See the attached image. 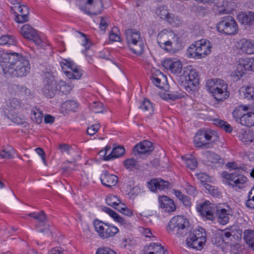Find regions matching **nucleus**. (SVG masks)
<instances>
[{"instance_id": "obj_1", "label": "nucleus", "mask_w": 254, "mask_h": 254, "mask_svg": "<svg viewBox=\"0 0 254 254\" xmlns=\"http://www.w3.org/2000/svg\"><path fill=\"white\" fill-rule=\"evenodd\" d=\"M0 66L5 75L13 77H25L30 70L28 58L16 53L0 54Z\"/></svg>"}, {"instance_id": "obj_2", "label": "nucleus", "mask_w": 254, "mask_h": 254, "mask_svg": "<svg viewBox=\"0 0 254 254\" xmlns=\"http://www.w3.org/2000/svg\"><path fill=\"white\" fill-rule=\"evenodd\" d=\"M157 39L160 47L168 52L175 53L182 48L179 38L172 31L163 30L158 33Z\"/></svg>"}, {"instance_id": "obj_3", "label": "nucleus", "mask_w": 254, "mask_h": 254, "mask_svg": "<svg viewBox=\"0 0 254 254\" xmlns=\"http://www.w3.org/2000/svg\"><path fill=\"white\" fill-rule=\"evenodd\" d=\"M166 229L171 235L184 237L190 231L189 220L184 216H175L170 220Z\"/></svg>"}, {"instance_id": "obj_4", "label": "nucleus", "mask_w": 254, "mask_h": 254, "mask_svg": "<svg viewBox=\"0 0 254 254\" xmlns=\"http://www.w3.org/2000/svg\"><path fill=\"white\" fill-rule=\"evenodd\" d=\"M206 88L217 101H224L229 96V93L227 91V84L221 79L208 80Z\"/></svg>"}, {"instance_id": "obj_5", "label": "nucleus", "mask_w": 254, "mask_h": 254, "mask_svg": "<svg viewBox=\"0 0 254 254\" xmlns=\"http://www.w3.org/2000/svg\"><path fill=\"white\" fill-rule=\"evenodd\" d=\"M125 35L130 50L136 55H141L144 45L140 32L135 29H129L126 30Z\"/></svg>"}, {"instance_id": "obj_6", "label": "nucleus", "mask_w": 254, "mask_h": 254, "mask_svg": "<svg viewBox=\"0 0 254 254\" xmlns=\"http://www.w3.org/2000/svg\"><path fill=\"white\" fill-rule=\"evenodd\" d=\"M218 136L210 130H199L194 137L195 146L198 148H210L212 142L216 141Z\"/></svg>"}, {"instance_id": "obj_7", "label": "nucleus", "mask_w": 254, "mask_h": 254, "mask_svg": "<svg viewBox=\"0 0 254 254\" xmlns=\"http://www.w3.org/2000/svg\"><path fill=\"white\" fill-rule=\"evenodd\" d=\"M23 104L21 101L16 98L7 100L6 105L3 108L4 115L12 122L19 125L22 124L21 119L16 116L18 111L22 108Z\"/></svg>"}, {"instance_id": "obj_8", "label": "nucleus", "mask_w": 254, "mask_h": 254, "mask_svg": "<svg viewBox=\"0 0 254 254\" xmlns=\"http://www.w3.org/2000/svg\"><path fill=\"white\" fill-rule=\"evenodd\" d=\"M216 27L219 32L227 35L235 34L238 30L235 19L229 15L223 17L217 23Z\"/></svg>"}, {"instance_id": "obj_9", "label": "nucleus", "mask_w": 254, "mask_h": 254, "mask_svg": "<svg viewBox=\"0 0 254 254\" xmlns=\"http://www.w3.org/2000/svg\"><path fill=\"white\" fill-rule=\"evenodd\" d=\"M93 224L99 237L104 239L114 237L119 231L117 227L97 219L94 221Z\"/></svg>"}, {"instance_id": "obj_10", "label": "nucleus", "mask_w": 254, "mask_h": 254, "mask_svg": "<svg viewBox=\"0 0 254 254\" xmlns=\"http://www.w3.org/2000/svg\"><path fill=\"white\" fill-rule=\"evenodd\" d=\"M222 177L225 179L224 183L233 188L242 189L247 182V177L239 172L229 173L225 171L222 173Z\"/></svg>"}, {"instance_id": "obj_11", "label": "nucleus", "mask_w": 254, "mask_h": 254, "mask_svg": "<svg viewBox=\"0 0 254 254\" xmlns=\"http://www.w3.org/2000/svg\"><path fill=\"white\" fill-rule=\"evenodd\" d=\"M203 229L201 231H194L190 233L189 237L186 240V243L189 247L193 249L200 250L203 248L206 242V236L203 234Z\"/></svg>"}, {"instance_id": "obj_12", "label": "nucleus", "mask_w": 254, "mask_h": 254, "mask_svg": "<svg viewBox=\"0 0 254 254\" xmlns=\"http://www.w3.org/2000/svg\"><path fill=\"white\" fill-rule=\"evenodd\" d=\"M182 79L185 80L182 82L186 90L189 92L193 91L199 83L198 74L195 69H189L188 71H185Z\"/></svg>"}, {"instance_id": "obj_13", "label": "nucleus", "mask_w": 254, "mask_h": 254, "mask_svg": "<svg viewBox=\"0 0 254 254\" xmlns=\"http://www.w3.org/2000/svg\"><path fill=\"white\" fill-rule=\"evenodd\" d=\"M44 83L45 85L42 89L43 95L49 98L53 97L58 91L57 82L55 81L54 77L51 75L46 77L44 79Z\"/></svg>"}, {"instance_id": "obj_14", "label": "nucleus", "mask_w": 254, "mask_h": 254, "mask_svg": "<svg viewBox=\"0 0 254 254\" xmlns=\"http://www.w3.org/2000/svg\"><path fill=\"white\" fill-rule=\"evenodd\" d=\"M231 237L232 234L230 232L218 230L214 234L211 242L216 247H223L224 244L229 243V239Z\"/></svg>"}, {"instance_id": "obj_15", "label": "nucleus", "mask_w": 254, "mask_h": 254, "mask_svg": "<svg viewBox=\"0 0 254 254\" xmlns=\"http://www.w3.org/2000/svg\"><path fill=\"white\" fill-rule=\"evenodd\" d=\"M20 33L25 38L32 40L37 45L42 43L36 30L29 24L24 25L20 29Z\"/></svg>"}, {"instance_id": "obj_16", "label": "nucleus", "mask_w": 254, "mask_h": 254, "mask_svg": "<svg viewBox=\"0 0 254 254\" xmlns=\"http://www.w3.org/2000/svg\"><path fill=\"white\" fill-rule=\"evenodd\" d=\"M154 150L152 143L148 140H144L136 144L133 148V153L135 155L146 154L152 152Z\"/></svg>"}, {"instance_id": "obj_17", "label": "nucleus", "mask_w": 254, "mask_h": 254, "mask_svg": "<svg viewBox=\"0 0 254 254\" xmlns=\"http://www.w3.org/2000/svg\"><path fill=\"white\" fill-rule=\"evenodd\" d=\"M162 64L166 69L170 70L172 73H180L182 70V64L180 61L168 59L165 60Z\"/></svg>"}, {"instance_id": "obj_18", "label": "nucleus", "mask_w": 254, "mask_h": 254, "mask_svg": "<svg viewBox=\"0 0 254 254\" xmlns=\"http://www.w3.org/2000/svg\"><path fill=\"white\" fill-rule=\"evenodd\" d=\"M197 48V51L200 55L201 59L204 58L211 52V45L209 41L201 39L195 42Z\"/></svg>"}, {"instance_id": "obj_19", "label": "nucleus", "mask_w": 254, "mask_h": 254, "mask_svg": "<svg viewBox=\"0 0 254 254\" xmlns=\"http://www.w3.org/2000/svg\"><path fill=\"white\" fill-rule=\"evenodd\" d=\"M100 180L104 186L111 188L116 184L118 177L115 175L109 174L107 171L104 170L101 175Z\"/></svg>"}, {"instance_id": "obj_20", "label": "nucleus", "mask_w": 254, "mask_h": 254, "mask_svg": "<svg viewBox=\"0 0 254 254\" xmlns=\"http://www.w3.org/2000/svg\"><path fill=\"white\" fill-rule=\"evenodd\" d=\"M198 211L201 215L205 217L207 219L213 220L214 218V214L215 213V209L212 207L210 204H208L207 202H204L202 204L199 208Z\"/></svg>"}, {"instance_id": "obj_21", "label": "nucleus", "mask_w": 254, "mask_h": 254, "mask_svg": "<svg viewBox=\"0 0 254 254\" xmlns=\"http://www.w3.org/2000/svg\"><path fill=\"white\" fill-rule=\"evenodd\" d=\"M61 66L62 69H64L65 68V66H67V68L68 69H70L73 71V72L74 73L73 76L75 79H78L80 78L82 74V70L80 69L79 67L76 66L72 61L64 60V62L61 63Z\"/></svg>"}, {"instance_id": "obj_22", "label": "nucleus", "mask_w": 254, "mask_h": 254, "mask_svg": "<svg viewBox=\"0 0 254 254\" xmlns=\"http://www.w3.org/2000/svg\"><path fill=\"white\" fill-rule=\"evenodd\" d=\"M169 183L167 181H164L161 179H154L151 180L148 183V186L152 191H155L157 189L163 190L168 189Z\"/></svg>"}, {"instance_id": "obj_23", "label": "nucleus", "mask_w": 254, "mask_h": 254, "mask_svg": "<svg viewBox=\"0 0 254 254\" xmlns=\"http://www.w3.org/2000/svg\"><path fill=\"white\" fill-rule=\"evenodd\" d=\"M160 207L168 212H173L176 209L173 200L169 197L163 195L159 198Z\"/></svg>"}, {"instance_id": "obj_24", "label": "nucleus", "mask_w": 254, "mask_h": 254, "mask_svg": "<svg viewBox=\"0 0 254 254\" xmlns=\"http://www.w3.org/2000/svg\"><path fill=\"white\" fill-rule=\"evenodd\" d=\"M28 216L33 218L38 221L39 224L35 225L36 228H38L41 226H46L48 222L47 215L43 210H41L38 213H30L28 214Z\"/></svg>"}, {"instance_id": "obj_25", "label": "nucleus", "mask_w": 254, "mask_h": 254, "mask_svg": "<svg viewBox=\"0 0 254 254\" xmlns=\"http://www.w3.org/2000/svg\"><path fill=\"white\" fill-rule=\"evenodd\" d=\"M29 12L28 7L26 5H22L17 14L15 15V21L18 23H23L28 21Z\"/></svg>"}, {"instance_id": "obj_26", "label": "nucleus", "mask_w": 254, "mask_h": 254, "mask_svg": "<svg viewBox=\"0 0 254 254\" xmlns=\"http://www.w3.org/2000/svg\"><path fill=\"white\" fill-rule=\"evenodd\" d=\"M241 50L248 54H254V43L246 39H242L239 43Z\"/></svg>"}, {"instance_id": "obj_27", "label": "nucleus", "mask_w": 254, "mask_h": 254, "mask_svg": "<svg viewBox=\"0 0 254 254\" xmlns=\"http://www.w3.org/2000/svg\"><path fill=\"white\" fill-rule=\"evenodd\" d=\"M217 215L218 217V221L222 225L227 224L229 221V215H230V211L222 208L217 210Z\"/></svg>"}, {"instance_id": "obj_28", "label": "nucleus", "mask_w": 254, "mask_h": 254, "mask_svg": "<svg viewBox=\"0 0 254 254\" xmlns=\"http://www.w3.org/2000/svg\"><path fill=\"white\" fill-rule=\"evenodd\" d=\"M103 210L104 211L108 213L111 217H112L115 221L120 223L121 225H123L124 226H127L128 225V223L127 221L124 220L118 214H117L115 211L111 208L105 207Z\"/></svg>"}, {"instance_id": "obj_29", "label": "nucleus", "mask_w": 254, "mask_h": 254, "mask_svg": "<svg viewBox=\"0 0 254 254\" xmlns=\"http://www.w3.org/2000/svg\"><path fill=\"white\" fill-rule=\"evenodd\" d=\"M250 108L246 105H240L236 108L233 112V116L235 119L236 121L237 122H240V123L242 116H243V115L245 114L242 112L250 111Z\"/></svg>"}, {"instance_id": "obj_30", "label": "nucleus", "mask_w": 254, "mask_h": 254, "mask_svg": "<svg viewBox=\"0 0 254 254\" xmlns=\"http://www.w3.org/2000/svg\"><path fill=\"white\" fill-rule=\"evenodd\" d=\"M238 19L243 24H254V12H249L248 14L242 13L238 15Z\"/></svg>"}, {"instance_id": "obj_31", "label": "nucleus", "mask_w": 254, "mask_h": 254, "mask_svg": "<svg viewBox=\"0 0 254 254\" xmlns=\"http://www.w3.org/2000/svg\"><path fill=\"white\" fill-rule=\"evenodd\" d=\"M240 124L243 126L249 127L254 126V112L249 111L243 115Z\"/></svg>"}, {"instance_id": "obj_32", "label": "nucleus", "mask_w": 254, "mask_h": 254, "mask_svg": "<svg viewBox=\"0 0 254 254\" xmlns=\"http://www.w3.org/2000/svg\"><path fill=\"white\" fill-rule=\"evenodd\" d=\"M186 55L189 58L195 59H201L200 55L197 51V48L195 43L192 44L187 49Z\"/></svg>"}, {"instance_id": "obj_33", "label": "nucleus", "mask_w": 254, "mask_h": 254, "mask_svg": "<svg viewBox=\"0 0 254 254\" xmlns=\"http://www.w3.org/2000/svg\"><path fill=\"white\" fill-rule=\"evenodd\" d=\"M244 239L249 246L254 251V232L251 230H245Z\"/></svg>"}, {"instance_id": "obj_34", "label": "nucleus", "mask_w": 254, "mask_h": 254, "mask_svg": "<svg viewBox=\"0 0 254 254\" xmlns=\"http://www.w3.org/2000/svg\"><path fill=\"white\" fill-rule=\"evenodd\" d=\"M125 152V149L122 146H118L115 147L111 153L108 155L106 160H111L112 159L116 158L123 156Z\"/></svg>"}, {"instance_id": "obj_35", "label": "nucleus", "mask_w": 254, "mask_h": 254, "mask_svg": "<svg viewBox=\"0 0 254 254\" xmlns=\"http://www.w3.org/2000/svg\"><path fill=\"white\" fill-rule=\"evenodd\" d=\"M31 120L35 123L40 124L43 121V113L39 109L34 107L31 111Z\"/></svg>"}, {"instance_id": "obj_36", "label": "nucleus", "mask_w": 254, "mask_h": 254, "mask_svg": "<svg viewBox=\"0 0 254 254\" xmlns=\"http://www.w3.org/2000/svg\"><path fill=\"white\" fill-rule=\"evenodd\" d=\"M182 158L185 161L187 167L191 170H194L197 167V162L196 159L192 155L189 157L182 156Z\"/></svg>"}, {"instance_id": "obj_37", "label": "nucleus", "mask_w": 254, "mask_h": 254, "mask_svg": "<svg viewBox=\"0 0 254 254\" xmlns=\"http://www.w3.org/2000/svg\"><path fill=\"white\" fill-rule=\"evenodd\" d=\"M124 164L127 169L139 170L140 166L138 162L133 158H130L125 160L124 161Z\"/></svg>"}, {"instance_id": "obj_38", "label": "nucleus", "mask_w": 254, "mask_h": 254, "mask_svg": "<svg viewBox=\"0 0 254 254\" xmlns=\"http://www.w3.org/2000/svg\"><path fill=\"white\" fill-rule=\"evenodd\" d=\"M213 122L214 125L224 129L227 132H230L232 130L231 126L224 121L215 119L213 120Z\"/></svg>"}, {"instance_id": "obj_39", "label": "nucleus", "mask_w": 254, "mask_h": 254, "mask_svg": "<svg viewBox=\"0 0 254 254\" xmlns=\"http://www.w3.org/2000/svg\"><path fill=\"white\" fill-rule=\"evenodd\" d=\"M152 82L157 87L161 89L163 88L164 82H162V80L166 81L163 74L161 72L159 73V77L156 75H153L151 76Z\"/></svg>"}, {"instance_id": "obj_40", "label": "nucleus", "mask_w": 254, "mask_h": 254, "mask_svg": "<svg viewBox=\"0 0 254 254\" xmlns=\"http://www.w3.org/2000/svg\"><path fill=\"white\" fill-rule=\"evenodd\" d=\"M239 138L243 143L249 144L254 139L253 132L251 131L243 132L239 135Z\"/></svg>"}, {"instance_id": "obj_41", "label": "nucleus", "mask_w": 254, "mask_h": 254, "mask_svg": "<svg viewBox=\"0 0 254 254\" xmlns=\"http://www.w3.org/2000/svg\"><path fill=\"white\" fill-rule=\"evenodd\" d=\"M139 108L143 111L148 113L151 115L153 112V108L152 103L148 100L144 99L141 103Z\"/></svg>"}, {"instance_id": "obj_42", "label": "nucleus", "mask_w": 254, "mask_h": 254, "mask_svg": "<svg viewBox=\"0 0 254 254\" xmlns=\"http://www.w3.org/2000/svg\"><path fill=\"white\" fill-rule=\"evenodd\" d=\"M246 70H247V69L245 68V64L244 62L239 64L234 74L235 78H236V80H239L245 73Z\"/></svg>"}, {"instance_id": "obj_43", "label": "nucleus", "mask_w": 254, "mask_h": 254, "mask_svg": "<svg viewBox=\"0 0 254 254\" xmlns=\"http://www.w3.org/2000/svg\"><path fill=\"white\" fill-rule=\"evenodd\" d=\"M16 43L15 38L13 36L5 35L0 38V45H15Z\"/></svg>"}, {"instance_id": "obj_44", "label": "nucleus", "mask_w": 254, "mask_h": 254, "mask_svg": "<svg viewBox=\"0 0 254 254\" xmlns=\"http://www.w3.org/2000/svg\"><path fill=\"white\" fill-rule=\"evenodd\" d=\"M14 151L13 149L10 147L5 148L0 152V156L3 159H12L13 158Z\"/></svg>"}, {"instance_id": "obj_45", "label": "nucleus", "mask_w": 254, "mask_h": 254, "mask_svg": "<svg viewBox=\"0 0 254 254\" xmlns=\"http://www.w3.org/2000/svg\"><path fill=\"white\" fill-rule=\"evenodd\" d=\"M96 4L99 6L98 9H96L94 12H90L86 9V6L80 7V9L82 10L85 13L88 15H97L101 13L102 11L103 4L101 0H99L96 2Z\"/></svg>"}, {"instance_id": "obj_46", "label": "nucleus", "mask_w": 254, "mask_h": 254, "mask_svg": "<svg viewBox=\"0 0 254 254\" xmlns=\"http://www.w3.org/2000/svg\"><path fill=\"white\" fill-rule=\"evenodd\" d=\"M204 155L208 162L217 163L219 159V156L218 155L210 151H206Z\"/></svg>"}, {"instance_id": "obj_47", "label": "nucleus", "mask_w": 254, "mask_h": 254, "mask_svg": "<svg viewBox=\"0 0 254 254\" xmlns=\"http://www.w3.org/2000/svg\"><path fill=\"white\" fill-rule=\"evenodd\" d=\"M164 248L160 244L156 243H151L147 247V251H148V254H155L159 251L163 249Z\"/></svg>"}, {"instance_id": "obj_48", "label": "nucleus", "mask_w": 254, "mask_h": 254, "mask_svg": "<svg viewBox=\"0 0 254 254\" xmlns=\"http://www.w3.org/2000/svg\"><path fill=\"white\" fill-rule=\"evenodd\" d=\"M58 91L62 92L64 94H66L69 93L70 87L68 85H66L65 82L63 81H60L57 82Z\"/></svg>"}, {"instance_id": "obj_49", "label": "nucleus", "mask_w": 254, "mask_h": 254, "mask_svg": "<svg viewBox=\"0 0 254 254\" xmlns=\"http://www.w3.org/2000/svg\"><path fill=\"white\" fill-rule=\"evenodd\" d=\"M106 201L108 205L114 207L119 203L120 199L116 196L111 194L107 197Z\"/></svg>"}, {"instance_id": "obj_50", "label": "nucleus", "mask_w": 254, "mask_h": 254, "mask_svg": "<svg viewBox=\"0 0 254 254\" xmlns=\"http://www.w3.org/2000/svg\"><path fill=\"white\" fill-rule=\"evenodd\" d=\"M244 92V98L248 99H254V88L251 86L247 87Z\"/></svg>"}, {"instance_id": "obj_51", "label": "nucleus", "mask_w": 254, "mask_h": 254, "mask_svg": "<svg viewBox=\"0 0 254 254\" xmlns=\"http://www.w3.org/2000/svg\"><path fill=\"white\" fill-rule=\"evenodd\" d=\"M67 110L75 111L78 106V103L74 101H68L64 103Z\"/></svg>"}, {"instance_id": "obj_52", "label": "nucleus", "mask_w": 254, "mask_h": 254, "mask_svg": "<svg viewBox=\"0 0 254 254\" xmlns=\"http://www.w3.org/2000/svg\"><path fill=\"white\" fill-rule=\"evenodd\" d=\"M156 13L158 16L163 19L164 17H166L168 14V11L165 6H161L157 9Z\"/></svg>"}, {"instance_id": "obj_53", "label": "nucleus", "mask_w": 254, "mask_h": 254, "mask_svg": "<svg viewBox=\"0 0 254 254\" xmlns=\"http://www.w3.org/2000/svg\"><path fill=\"white\" fill-rule=\"evenodd\" d=\"M92 109L96 113H102L104 110L103 104L100 102H94L92 105Z\"/></svg>"}, {"instance_id": "obj_54", "label": "nucleus", "mask_w": 254, "mask_h": 254, "mask_svg": "<svg viewBox=\"0 0 254 254\" xmlns=\"http://www.w3.org/2000/svg\"><path fill=\"white\" fill-rule=\"evenodd\" d=\"M118 30L117 27H114L109 35V39L112 42H118L120 40V37L118 34L114 33L116 30Z\"/></svg>"}, {"instance_id": "obj_55", "label": "nucleus", "mask_w": 254, "mask_h": 254, "mask_svg": "<svg viewBox=\"0 0 254 254\" xmlns=\"http://www.w3.org/2000/svg\"><path fill=\"white\" fill-rule=\"evenodd\" d=\"M96 254H116V253L109 248H100L97 250Z\"/></svg>"}, {"instance_id": "obj_56", "label": "nucleus", "mask_w": 254, "mask_h": 254, "mask_svg": "<svg viewBox=\"0 0 254 254\" xmlns=\"http://www.w3.org/2000/svg\"><path fill=\"white\" fill-rule=\"evenodd\" d=\"M243 62L247 70L254 71V59H249V60L244 61Z\"/></svg>"}, {"instance_id": "obj_57", "label": "nucleus", "mask_w": 254, "mask_h": 254, "mask_svg": "<svg viewBox=\"0 0 254 254\" xmlns=\"http://www.w3.org/2000/svg\"><path fill=\"white\" fill-rule=\"evenodd\" d=\"M100 126V124H96L88 127L87 129V134L90 135H94L96 132H97Z\"/></svg>"}, {"instance_id": "obj_58", "label": "nucleus", "mask_w": 254, "mask_h": 254, "mask_svg": "<svg viewBox=\"0 0 254 254\" xmlns=\"http://www.w3.org/2000/svg\"><path fill=\"white\" fill-rule=\"evenodd\" d=\"M246 205L247 207L254 209V196L250 195L248 193V199L246 202Z\"/></svg>"}, {"instance_id": "obj_59", "label": "nucleus", "mask_w": 254, "mask_h": 254, "mask_svg": "<svg viewBox=\"0 0 254 254\" xmlns=\"http://www.w3.org/2000/svg\"><path fill=\"white\" fill-rule=\"evenodd\" d=\"M206 186H205V188L206 190H207L209 193L213 195V196H217L218 194V191L217 189H215L214 187L212 186L211 185L205 184Z\"/></svg>"}, {"instance_id": "obj_60", "label": "nucleus", "mask_w": 254, "mask_h": 254, "mask_svg": "<svg viewBox=\"0 0 254 254\" xmlns=\"http://www.w3.org/2000/svg\"><path fill=\"white\" fill-rule=\"evenodd\" d=\"M111 148L110 147L106 146L104 149L101 150L98 153L99 156H100V159L102 160H104L105 161H108L109 160H106L107 158L108 155L106 156L107 151Z\"/></svg>"}, {"instance_id": "obj_61", "label": "nucleus", "mask_w": 254, "mask_h": 254, "mask_svg": "<svg viewBox=\"0 0 254 254\" xmlns=\"http://www.w3.org/2000/svg\"><path fill=\"white\" fill-rule=\"evenodd\" d=\"M197 177L201 184L205 187L206 186L205 184H207L205 182L208 179V176L204 173H200L197 175Z\"/></svg>"}, {"instance_id": "obj_62", "label": "nucleus", "mask_w": 254, "mask_h": 254, "mask_svg": "<svg viewBox=\"0 0 254 254\" xmlns=\"http://www.w3.org/2000/svg\"><path fill=\"white\" fill-rule=\"evenodd\" d=\"M36 152L42 158V159L43 161V163L46 165H47V164H46V159H45V152H44V151L43 150V149H42L41 148H40V147H38V148H37L35 149Z\"/></svg>"}, {"instance_id": "obj_63", "label": "nucleus", "mask_w": 254, "mask_h": 254, "mask_svg": "<svg viewBox=\"0 0 254 254\" xmlns=\"http://www.w3.org/2000/svg\"><path fill=\"white\" fill-rule=\"evenodd\" d=\"M17 88L19 89L20 93L22 95H24L25 96H28L30 94V90L27 88L25 86H17Z\"/></svg>"}, {"instance_id": "obj_64", "label": "nucleus", "mask_w": 254, "mask_h": 254, "mask_svg": "<svg viewBox=\"0 0 254 254\" xmlns=\"http://www.w3.org/2000/svg\"><path fill=\"white\" fill-rule=\"evenodd\" d=\"M64 250L62 248H54L50 252L49 254H63Z\"/></svg>"}]
</instances>
